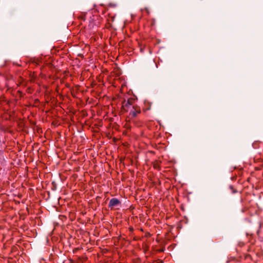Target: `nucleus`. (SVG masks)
Instances as JSON below:
<instances>
[{
	"mask_svg": "<svg viewBox=\"0 0 263 263\" xmlns=\"http://www.w3.org/2000/svg\"><path fill=\"white\" fill-rule=\"evenodd\" d=\"M121 111L122 112H129L128 118L134 119L141 114V108L135 104V99L129 98L126 101L124 99L121 102Z\"/></svg>",
	"mask_w": 263,
	"mask_h": 263,
	"instance_id": "1",
	"label": "nucleus"
},
{
	"mask_svg": "<svg viewBox=\"0 0 263 263\" xmlns=\"http://www.w3.org/2000/svg\"><path fill=\"white\" fill-rule=\"evenodd\" d=\"M79 18L81 20H83V21H85V18H86V15L85 14H82L81 15Z\"/></svg>",
	"mask_w": 263,
	"mask_h": 263,
	"instance_id": "3",
	"label": "nucleus"
},
{
	"mask_svg": "<svg viewBox=\"0 0 263 263\" xmlns=\"http://www.w3.org/2000/svg\"><path fill=\"white\" fill-rule=\"evenodd\" d=\"M120 204V201L117 198H114L110 199L108 204V207L110 209H112L119 205Z\"/></svg>",
	"mask_w": 263,
	"mask_h": 263,
	"instance_id": "2",
	"label": "nucleus"
},
{
	"mask_svg": "<svg viewBox=\"0 0 263 263\" xmlns=\"http://www.w3.org/2000/svg\"><path fill=\"white\" fill-rule=\"evenodd\" d=\"M259 230H258L257 232V233L258 235H259Z\"/></svg>",
	"mask_w": 263,
	"mask_h": 263,
	"instance_id": "8",
	"label": "nucleus"
},
{
	"mask_svg": "<svg viewBox=\"0 0 263 263\" xmlns=\"http://www.w3.org/2000/svg\"><path fill=\"white\" fill-rule=\"evenodd\" d=\"M159 262L162 263L163 261L161 260H158Z\"/></svg>",
	"mask_w": 263,
	"mask_h": 263,
	"instance_id": "7",
	"label": "nucleus"
},
{
	"mask_svg": "<svg viewBox=\"0 0 263 263\" xmlns=\"http://www.w3.org/2000/svg\"><path fill=\"white\" fill-rule=\"evenodd\" d=\"M129 230L130 232H133L134 231V228H132V227H130L129 228Z\"/></svg>",
	"mask_w": 263,
	"mask_h": 263,
	"instance_id": "6",
	"label": "nucleus"
},
{
	"mask_svg": "<svg viewBox=\"0 0 263 263\" xmlns=\"http://www.w3.org/2000/svg\"><path fill=\"white\" fill-rule=\"evenodd\" d=\"M158 252H163L164 251V248H161L157 250Z\"/></svg>",
	"mask_w": 263,
	"mask_h": 263,
	"instance_id": "5",
	"label": "nucleus"
},
{
	"mask_svg": "<svg viewBox=\"0 0 263 263\" xmlns=\"http://www.w3.org/2000/svg\"><path fill=\"white\" fill-rule=\"evenodd\" d=\"M230 188L231 189V190H232V193H234L235 192H236V191H235V190L233 187L232 186H230Z\"/></svg>",
	"mask_w": 263,
	"mask_h": 263,
	"instance_id": "4",
	"label": "nucleus"
}]
</instances>
